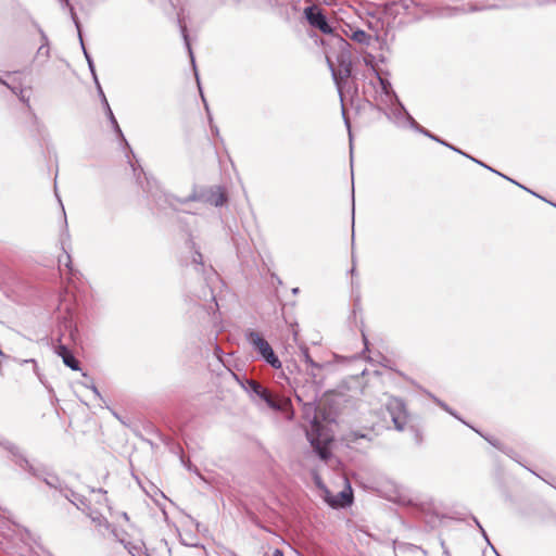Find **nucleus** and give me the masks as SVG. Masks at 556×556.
<instances>
[{
  "label": "nucleus",
  "mask_w": 556,
  "mask_h": 556,
  "mask_svg": "<svg viewBox=\"0 0 556 556\" xmlns=\"http://www.w3.org/2000/svg\"><path fill=\"white\" fill-rule=\"evenodd\" d=\"M377 79L381 88L380 102L388 106L393 105V102H399V97L393 90L389 79L382 77L379 73H377Z\"/></svg>",
  "instance_id": "nucleus-10"
},
{
  "label": "nucleus",
  "mask_w": 556,
  "mask_h": 556,
  "mask_svg": "<svg viewBox=\"0 0 556 556\" xmlns=\"http://www.w3.org/2000/svg\"><path fill=\"white\" fill-rule=\"evenodd\" d=\"M339 41L340 43L343 46V47H349V42L346 40H344L343 38H339Z\"/></svg>",
  "instance_id": "nucleus-49"
},
{
  "label": "nucleus",
  "mask_w": 556,
  "mask_h": 556,
  "mask_svg": "<svg viewBox=\"0 0 556 556\" xmlns=\"http://www.w3.org/2000/svg\"><path fill=\"white\" fill-rule=\"evenodd\" d=\"M353 503L352 490L349 486L346 490H342L338 495L329 501L332 507H346Z\"/></svg>",
  "instance_id": "nucleus-17"
},
{
  "label": "nucleus",
  "mask_w": 556,
  "mask_h": 556,
  "mask_svg": "<svg viewBox=\"0 0 556 556\" xmlns=\"http://www.w3.org/2000/svg\"><path fill=\"white\" fill-rule=\"evenodd\" d=\"M23 363H33L34 366H35V370L37 369V363L34 358H30V359H24Z\"/></svg>",
  "instance_id": "nucleus-48"
},
{
  "label": "nucleus",
  "mask_w": 556,
  "mask_h": 556,
  "mask_svg": "<svg viewBox=\"0 0 556 556\" xmlns=\"http://www.w3.org/2000/svg\"><path fill=\"white\" fill-rule=\"evenodd\" d=\"M267 556V555H265ZM273 556H283V552L279 548H276L274 552H273Z\"/></svg>",
  "instance_id": "nucleus-47"
},
{
  "label": "nucleus",
  "mask_w": 556,
  "mask_h": 556,
  "mask_svg": "<svg viewBox=\"0 0 556 556\" xmlns=\"http://www.w3.org/2000/svg\"><path fill=\"white\" fill-rule=\"evenodd\" d=\"M94 83H96V86H97V89H98V93H99V94H100V97H101L102 103L104 104V99H106V97H105V94H104V92H103V90H102V87H101V85H100V83H99V80H98V79H97V81H94Z\"/></svg>",
  "instance_id": "nucleus-38"
},
{
  "label": "nucleus",
  "mask_w": 556,
  "mask_h": 556,
  "mask_svg": "<svg viewBox=\"0 0 556 556\" xmlns=\"http://www.w3.org/2000/svg\"><path fill=\"white\" fill-rule=\"evenodd\" d=\"M118 542L125 547V544H127L128 542H131V541L127 540L126 535H125L123 538H118Z\"/></svg>",
  "instance_id": "nucleus-46"
},
{
  "label": "nucleus",
  "mask_w": 556,
  "mask_h": 556,
  "mask_svg": "<svg viewBox=\"0 0 556 556\" xmlns=\"http://www.w3.org/2000/svg\"><path fill=\"white\" fill-rule=\"evenodd\" d=\"M396 106L392 110L391 115L388 114V117H393L394 123L400 127H406L407 117L410 114L407 112L403 103L399 100V102H393Z\"/></svg>",
  "instance_id": "nucleus-15"
},
{
  "label": "nucleus",
  "mask_w": 556,
  "mask_h": 556,
  "mask_svg": "<svg viewBox=\"0 0 556 556\" xmlns=\"http://www.w3.org/2000/svg\"><path fill=\"white\" fill-rule=\"evenodd\" d=\"M445 147L451 149V150H453L456 153H459V154L464 155L465 157H470V155H468L467 153L463 152L460 149L450 144L448 142H447V146H445Z\"/></svg>",
  "instance_id": "nucleus-37"
},
{
  "label": "nucleus",
  "mask_w": 556,
  "mask_h": 556,
  "mask_svg": "<svg viewBox=\"0 0 556 556\" xmlns=\"http://www.w3.org/2000/svg\"><path fill=\"white\" fill-rule=\"evenodd\" d=\"M176 201L180 204H187L189 202H201L213 205L215 207H219L228 202V195L222 186H194L192 192L188 197L177 198Z\"/></svg>",
  "instance_id": "nucleus-3"
},
{
  "label": "nucleus",
  "mask_w": 556,
  "mask_h": 556,
  "mask_svg": "<svg viewBox=\"0 0 556 556\" xmlns=\"http://www.w3.org/2000/svg\"><path fill=\"white\" fill-rule=\"evenodd\" d=\"M438 404L441 408H443L445 412H447L448 414H451L452 416H454L456 419L460 420L462 422H464L465 425L468 426V424L466 421H464L457 414L456 412H454L450 406H447L444 402H441V401H438Z\"/></svg>",
  "instance_id": "nucleus-32"
},
{
  "label": "nucleus",
  "mask_w": 556,
  "mask_h": 556,
  "mask_svg": "<svg viewBox=\"0 0 556 556\" xmlns=\"http://www.w3.org/2000/svg\"><path fill=\"white\" fill-rule=\"evenodd\" d=\"M469 159H470L471 161H473L475 163H477V164L481 165V166L483 165L482 161H479V160H477V159H475V157H472V156H470Z\"/></svg>",
  "instance_id": "nucleus-50"
},
{
  "label": "nucleus",
  "mask_w": 556,
  "mask_h": 556,
  "mask_svg": "<svg viewBox=\"0 0 556 556\" xmlns=\"http://www.w3.org/2000/svg\"><path fill=\"white\" fill-rule=\"evenodd\" d=\"M245 338L253 350L264 359L266 364L275 369L281 368L282 364L279 357L276 355L270 344L263 338L261 333L255 330H249L245 333Z\"/></svg>",
  "instance_id": "nucleus-4"
},
{
  "label": "nucleus",
  "mask_w": 556,
  "mask_h": 556,
  "mask_svg": "<svg viewBox=\"0 0 556 556\" xmlns=\"http://www.w3.org/2000/svg\"><path fill=\"white\" fill-rule=\"evenodd\" d=\"M39 33H40L42 42L37 50V58H43L45 60H48L50 56L49 39L42 29H39Z\"/></svg>",
  "instance_id": "nucleus-22"
},
{
  "label": "nucleus",
  "mask_w": 556,
  "mask_h": 556,
  "mask_svg": "<svg viewBox=\"0 0 556 556\" xmlns=\"http://www.w3.org/2000/svg\"><path fill=\"white\" fill-rule=\"evenodd\" d=\"M482 166H483L484 168H486V169H489V170H491V172H493V173H495V174H497V175L502 176L503 178H505V179H507V180L511 181L513 184H515V185L519 186L520 188L525 189L526 191H528V192L532 193L533 195H535V197H538V198H540V199L544 200L542 197H540V195H539V194H536L535 192H533V191H531L530 189H528V188L523 187L522 185L518 184L517 181H515V180H513V179L508 178L507 176H505V175H503V174L498 173L497 170L493 169L492 167L488 166L486 164H484V163H483V165H482Z\"/></svg>",
  "instance_id": "nucleus-28"
},
{
  "label": "nucleus",
  "mask_w": 556,
  "mask_h": 556,
  "mask_svg": "<svg viewBox=\"0 0 556 556\" xmlns=\"http://www.w3.org/2000/svg\"><path fill=\"white\" fill-rule=\"evenodd\" d=\"M386 408L394 425V429L397 431H404L409 420V414L405 402L400 397L389 396L386 403Z\"/></svg>",
  "instance_id": "nucleus-6"
},
{
  "label": "nucleus",
  "mask_w": 556,
  "mask_h": 556,
  "mask_svg": "<svg viewBox=\"0 0 556 556\" xmlns=\"http://www.w3.org/2000/svg\"><path fill=\"white\" fill-rule=\"evenodd\" d=\"M301 353H302V356H303V358H304V361H305V363H306L307 365H309V366H311V367H313V368H320V365H319V364H317V363H315V362L313 361V358L311 357V355H309V352H308V349H307V348H303V349L301 350Z\"/></svg>",
  "instance_id": "nucleus-30"
},
{
  "label": "nucleus",
  "mask_w": 556,
  "mask_h": 556,
  "mask_svg": "<svg viewBox=\"0 0 556 556\" xmlns=\"http://www.w3.org/2000/svg\"><path fill=\"white\" fill-rule=\"evenodd\" d=\"M296 399H298V401H300V402L302 401V399H301V397H300V395H298V394H296Z\"/></svg>",
  "instance_id": "nucleus-53"
},
{
  "label": "nucleus",
  "mask_w": 556,
  "mask_h": 556,
  "mask_svg": "<svg viewBox=\"0 0 556 556\" xmlns=\"http://www.w3.org/2000/svg\"><path fill=\"white\" fill-rule=\"evenodd\" d=\"M104 108H105V111H106V115H108V117H109V119H110V122H111V124H112V126L114 128V131L128 146V143H127V141H126L124 135H123V131H122V129H121V127H119V125H118V123H117V121H116V118H115V116H114V114H113V112H112V110L110 108V104H109L106 99H104Z\"/></svg>",
  "instance_id": "nucleus-21"
},
{
  "label": "nucleus",
  "mask_w": 556,
  "mask_h": 556,
  "mask_svg": "<svg viewBox=\"0 0 556 556\" xmlns=\"http://www.w3.org/2000/svg\"><path fill=\"white\" fill-rule=\"evenodd\" d=\"M428 138H430L431 140L442 144V146H447V142L442 140L441 138H439L438 136L433 135L432 132H430V136H427Z\"/></svg>",
  "instance_id": "nucleus-36"
},
{
  "label": "nucleus",
  "mask_w": 556,
  "mask_h": 556,
  "mask_svg": "<svg viewBox=\"0 0 556 556\" xmlns=\"http://www.w3.org/2000/svg\"><path fill=\"white\" fill-rule=\"evenodd\" d=\"M190 249L192 251V263L200 268L203 267V255L200 252V248L193 240H190Z\"/></svg>",
  "instance_id": "nucleus-24"
},
{
  "label": "nucleus",
  "mask_w": 556,
  "mask_h": 556,
  "mask_svg": "<svg viewBox=\"0 0 556 556\" xmlns=\"http://www.w3.org/2000/svg\"><path fill=\"white\" fill-rule=\"evenodd\" d=\"M407 122H406V127H409L412 128L413 130L419 132V134H422L424 136H430V131L426 128H424L422 126H420L415 119L414 117L410 115L407 117Z\"/></svg>",
  "instance_id": "nucleus-25"
},
{
  "label": "nucleus",
  "mask_w": 556,
  "mask_h": 556,
  "mask_svg": "<svg viewBox=\"0 0 556 556\" xmlns=\"http://www.w3.org/2000/svg\"><path fill=\"white\" fill-rule=\"evenodd\" d=\"M55 352L62 358L65 366L70 367L72 370H80L79 361L74 356V354L66 345L59 344L55 349Z\"/></svg>",
  "instance_id": "nucleus-11"
},
{
  "label": "nucleus",
  "mask_w": 556,
  "mask_h": 556,
  "mask_svg": "<svg viewBox=\"0 0 556 556\" xmlns=\"http://www.w3.org/2000/svg\"><path fill=\"white\" fill-rule=\"evenodd\" d=\"M399 3L401 7L408 12L412 5L420 7V4L416 3L414 0H400ZM421 8H424L421 5Z\"/></svg>",
  "instance_id": "nucleus-33"
},
{
  "label": "nucleus",
  "mask_w": 556,
  "mask_h": 556,
  "mask_svg": "<svg viewBox=\"0 0 556 556\" xmlns=\"http://www.w3.org/2000/svg\"><path fill=\"white\" fill-rule=\"evenodd\" d=\"M59 1H60V4H61V8L63 10H67L68 11L70 16H71L73 23L75 24V27L77 28L78 34L81 33L80 22L78 20V16L76 14L75 8H74L73 3L71 2V0H59Z\"/></svg>",
  "instance_id": "nucleus-20"
},
{
  "label": "nucleus",
  "mask_w": 556,
  "mask_h": 556,
  "mask_svg": "<svg viewBox=\"0 0 556 556\" xmlns=\"http://www.w3.org/2000/svg\"><path fill=\"white\" fill-rule=\"evenodd\" d=\"M179 27H180L181 36L184 38L186 48H187V50L189 52V55H190V60H191V64H192L193 70H194V74H195L198 86H200V79H199V75L197 73L195 60H194L193 52H192V49H191V45H190V41H189V35H188L187 26L185 24L180 23ZM199 89H200V93H201L202 100L204 102L205 110L208 113L207 102H206V100H205V98H204V96H203V93L201 91V87H199Z\"/></svg>",
  "instance_id": "nucleus-14"
},
{
  "label": "nucleus",
  "mask_w": 556,
  "mask_h": 556,
  "mask_svg": "<svg viewBox=\"0 0 556 556\" xmlns=\"http://www.w3.org/2000/svg\"><path fill=\"white\" fill-rule=\"evenodd\" d=\"M1 444L12 454L14 463L20 468L28 471L31 476L42 480L48 486L62 494V489H65L66 485L55 473L51 472L46 466L31 464L12 442L4 441Z\"/></svg>",
  "instance_id": "nucleus-1"
},
{
  "label": "nucleus",
  "mask_w": 556,
  "mask_h": 556,
  "mask_svg": "<svg viewBox=\"0 0 556 556\" xmlns=\"http://www.w3.org/2000/svg\"><path fill=\"white\" fill-rule=\"evenodd\" d=\"M0 84L4 85L5 87H8L13 93H17V87L16 86H13V85H10L8 84L5 80H3L1 77H0Z\"/></svg>",
  "instance_id": "nucleus-39"
},
{
  "label": "nucleus",
  "mask_w": 556,
  "mask_h": 556,
  "mask_svg": "<svg viewBox=\"0 0 556 556\" xmlns=\"http://www.w3.org/2000/svg\"><path fill=\"white\" fill-rule=\"evenodd\" d=\"M311 444L312 446L314 447L315 452L317 453V455L323 459V460H327L330 456H331V453L329 451V448L326 446V445H323L318 439H312L311 440Z\"/></svg>",
  "instance_id": "nucleus-23"
},
{
  "label": "nucleus",
  "mask_w": 556,
  "mask_h": 556,
  "mask_svg": "<svg viewBox=\"0 0 556 556\" xmlns=\"http://www.w3.org/2000/svg\"><path fill=\"white\" fill-rule=\"evenodd\" d=\"M16 87H17V93L16 94L18 96L20 100L25 102V103H28V99H26L24 97L22 88H20L18 86H16Z\"/></svg>",
  "instance_id": "nucleus-42"
},
{
  "label": "nucleus",
  "mask_w": 556,
  "mask_h": 556,
  "mask_svg": "<svg viewBox=\"0 0 556 556\" xmlns=\"http://www.w3.org/2000/svg\"><path fill=\"white\" fill-rule=\"evenodd\" d=\"M342 115L344 117V124L345 126L348 127L349 129V135L351 136V124H350V121L349 118L345 116V109H344V105L342 104Z\"/></svg>",
  "instance_id": "nucleus-41"
},
{
  "label": "nucleus",
  "mask_w": 556,
  "mask_h": 556,
  "mask_svg": "<svg viewBox=\"0 0 556 556\" xmlns=\"http://www.w3.org/2000/svg\"><path fill=\"white\" fill-rule=\"evenodd\" d=\"M329 68L331 71V76L333 78V81L337 86V89L340 94L341 102H343L342 98V88L343 83L351 77L352 75V62H351V55L346 51H341V53L338 55V68H336L332 64V62L327 59Z\"/></svg>",
  "instance_id": "nucleus-5"
},
{
  "label": "nucleus",
  "mask_w": 556,
  "mask_h": 556,
  "mask_svg": "<svg viewBox=\"0 0 556 556\" xmlns=\"http://www.w3.org/2000/svg\"><path fill=\"white\" fill-rule=\"evenodd\" d=\"M208 118H210L212 131H213V134H215L217 136L219 134L218 128L216 126L212 125V117L210 114H208Z\"/></svg>",
  "instance_id": "nucleus-44"
},
{
  "label": "nucleus",
  "mask_w": 556,
  "mask_h": 556,
  "mask_svg": "<svg viewBox=\"0 0 556 556\" xmlns=\"http://www.w3.org/2000/svg\"><path fill=\"white\" fill-rule=\"evenodd\" d=\"M471 429H473L478 434L484 438L492 446L496 447L497 450L502 451V448L505 446L497 439L483 435L479 430L475 429L473 427H471Z\"/></svg>",
  "instance_id": "nucleus-31"
},
{
  "label": "nucleus",
  "mask_w": 556,
  "mask_h": 556,
  "mask_svg": "<svg viewBox=\"0 0 556 556\" xmlns=\"http://www.w3.org/2000/svg\"><path fill=\"white\" fill-rule=\"evenodd\" d=\"M299 291H300V290H299V288H294V289L292 290V292H293L294 294H296Z\"/></svg>",
  "instance_id": "nucleus-52"
},
{
  "label": "nucleus",
  "mask_w": 556,
  "mask_h": 556,
  "mask_svg": "<svg viewBox=\"0 0 556 556\" xmlns=\"http://www.w3.org/2000/svg\"><path fill=\"white\" fill-rule=\"evenodd\" d=\"M502 452L505 453L508 457H510L511 459L516 460L519 463V460L517 459V454L514 452L513 448L510 447H507V446H504L502 448Z\"/></svg>",
  "instance_id": "nucleus-34"
},
{
  "label": "nucleus",
  "mask_w": 556,
  "mask_h": 556,
  "mask_svg": "<svg viewBox=\"0 0 556 556\" xmlns=\"http://www.w3.org/2000/svg\"><path fill=\"white\" fill-rule=\"evenodd\" d=\"M0 356H3V353H2V351H1V350H0Z\"/></svg>",
  "instance_id": "nucleus-54"
},
{
  "label": "nucleus",
  "mask_w": 556,
  "mask_h": 556,
  "mask_svg": "<svg viewBox=\"0 0 556 556\" xmlns=\"http://www.w3.org/2000/svg\"><path fill=\"white\" fill-rule=\"evenodd\" d=\"M258 401L264 402L275 412H288L291 405L289 399L274 395L268 389H266L264 397L258 399Z\"/></svg>",
  "instance_id": "nucleus-9"
},
{
  "label": "nucleus",
  "mask_w": 556,
  "mask_h": 556,
  "mask_svg": "<svg viewBox=\"0 0 556 556\" xmlns=\"http://www.w3.org/2000/svg\"><path fill=\"white\" fill-rule=\"evenodd\" d=\"M407 122H406V127H409L412 128L413 130L419 132V134H422L424 136H430V131L426 128H424L422 126H420L415 119L414 117L410 115L407 117Z\"/></svg>",
  "instance_id": "nucleus-26"
},
{
  "label": "nucleus",
  "mask_w": 556,
  "mask_h": 556,
  "mask_svg": "<svg viewBox=\"0 0 556 556\" xmlns=\"http://www.w3.org/2000/svg\"><path fill=\"white\" fill-rule=\"evenodd\" d=\"M61 495L67 501H70L73 505H75L79 510L85 513L89 509V505L86 497L73 491L67 485L65 489H62Z\"/></svg>",
  "instance_id": "nucleus-13"
},
{
  "label": "nucleus",
  "mask_w": 556,
  "mask_h": 556,
  "mask_svg": "<svg viewBox=\"0 0 556 556\" xmlns=\"http://www.w3.org/2000/svg\"><path fill=\"white\" fill-rule=\"evenodd\" d=\"M551 205H554V206H556V204H554V202H551Z\"/></svg>",
  "instance_id": "nucleus-55"
},
{
  "label": "nucleus",
  "mask_w": 556,
  "mask_h": 556,
  "mask_svg": "<svg viewBox=\"0 0 556 556\" xmlns=\"http://www.w3.org/2000/svg\"><path fill=\"white\" fill-rule=\"evenodd\" d=\"M122 517H123L125 520H128V519H129V518H128L127 513H123V514H122Z\"/></svg>",
  "instance_id": "nucleus-51"
},
{
  "label": "nucleus",
  "mask_w": 556,
  "mask_h": 556,
  "mask_svg": "<svg viewBox=\"0 0 556 556\" xmlns=\"http://www.w3.org/2000/svg\"><path fill=\"white\" fill-rule=\"evenodd\" d=\"M440 544H441V546H442V548H443V553H444V555H445V556H451V555H450L448 549L445 547V543H444V541H443V540H441V541H440Z\"/></svg>",
  "instance_id": "nucleus-45"
},
{
  "label": "nucleus",
  "mask_w": 556,
  "mask_h": 556,
  "mask_svg": "<svg viewBox=\"0 0 556 556\" xmlns=\"http://www.w3.org/2000/svg\"><path fill=\"white\" fill-rule=\"evenodd\" d=\"M241 386L247 391V393H249V395L254 402H257L258 399L264 397L265 391L267 389L256 380L248 378L241 382Z\"/></svg>",
  "instance_id": "nucleus-12"
},
{
  "label": "nucleus",
  "mask_w": 556,
  "mask_h": 556,
  "mask_svg": "<svg viewBox=\"0 0 556 556\" xmlns=\"http://www.w3.org/2000/svg\"><path fill=\"white\" fill-rule=\"evenodd\" d=\"M125 548L131 556H149L146 544L142 540H135L125 544Z\"/></svg>",
  "instance_id": "nucleus-18"
},
{
  "label": "nucleus",
  "mask_w": 556,
  "mask_h": 556,
  "mask_svg": "<svg viewBox=\"0 0 556 556\" xmlns=\"http://www.w3.org/2000/svg\"><path fill=\"white\" fill-rule=\"evenodd\" d=\"M131 167L136 176V179L140 187L142 188V190L148 194L155 197L159 191L156 181L152 177L148 176V174L143 170V168L140 165H138L137 167L135 164H131Z\"/></svg>",
  "instance_id": "nucleus-8"
},
{
  "label": "nucleus",
  "mask_w": 556,
  "mask_h": 556,
  "mask_svg": "<svg viewBox=\"0 0 556 556\" xmlns=\"http://www.w3.org/2000/svg\"><path fill=\"white\" fill-rule=\"evenodd\" d=\"M304 16L312 27L319 29L324 34H332L333 29L318 5L313 4L305 8Z\"/></svg>",
  "instance_id": "nucleus-7"
},
{
  "label": "nucleus",
  "mask_w": 556,
  "mask_h": 556,
  "mask_svg": "<svg viewBox=\"0 0 556 556\" xmlns=\"http://www.w3.org/2000/svg\"><path fill=\"white\" fill-rule=\"evenodd\" d=\"M87 388H89L98 399L103 400L99 389L94 384L87 386Z\"/></svg>",
  "instance_id": "nucleus-40"
},
{
  "label": "nucleus",
  "mask_w": 556,
  "mask_h": 556,
  "mask_svg": "<svg viewBox=\"0 0 556 556\" xmlns=\"http://www.w3.org/2000/svg\"><path fill=\"white\" fill-rule=\"evenodd\" d=\"M91 521L99 528H104L109 530L111 528V523L108 519L97 510H92L90 507L87 511H85Z\"/></svg>",
  "instance_id": "nucleus-19"
},
{
  "label": "nucleus",
  "mask_w": 556,
  "mask_h": 556,
  "mask_svg": "<svg viewBox=\"0 0 556 556\" xmlns=\"http://www.w3.org/2000/svg\"><path fill=\"white\" fill-rule=\"evenodd\" d=\"M529 2L525 0H498V2L488 5L471 4L466 7H437L431 11H425L432 17H450L459 13L478 12L483 10H500V9H514L521 5H528Z\"/></svg>",
  "instance_id": "nucleus-2"
},
{
  "label": "nucleus",
  "mask_w": 556,
  "mask_h": 556,
  "mask_svg": "<svg viewBox=\"0 0 556 556\" xmlns=\"http://www.w3.org/2000/svg\"><path fill=\"white\" fill-rule=\"evenodd\" d=\"M475 522H476V523H477V526L480 528V530H481V532H482V534H483L484 539H485L486 541H489V539H488V536H486V533H485L484 529L481 527V525L479 523V521H478L477 519H475ZM488 543L490 544V542H488Z\"/></svg>",
  "instance_id": "nucleus-43"
},
{
  "label": "nucleus",
  "mask_w": 556,
  "mask_h": 556,
  "mask_svg": "<svg viewBox=\"0 0 556 556\" xmlns=\"http://www.w3.org/2000/svg\"><path fill=\"white\" fill-rule=\"evenodd\" d=\"M62 249L64 251V254L59 256V264L64 265L65 267L71 269L72 260L70 253L65 249L64 240H62Z\"/></svg>",
  "instance_id": "nucleus-29"
},
{
  "label": "nucleus",
  "mask_w": 556,
  "mask_h": 556,
  "mask_svg": "<svg viewBox=\"0 0 556 556\" xmlns=\"http://www.w3.org/2000/svg\"><path fill=\"white\" fill-rule=\"evenodd\" d=\"M79 36V40H80V45H81V48H83V51H84V54L86 56V60L88 62V66H89V70L93 76V80L97 81V74H96V70H94V64H93V61L91 59V56L88 54L86 48H85V45H84V41H83V36H81V33L78 34Z\"/></svg>",
  "instance_id": "nucleus-27"
},
{
  "label": "nucleus",
  "mask_w": 556,
  "mask_h": 556,
  "mask_svg": "<svg viewBox=\"0 0 556 556\" xmlns=\"http://www.w3.org/2000/svg\"><path fill=\"white\" fill-rule=\"evenodd\" d=\"M109 530H111L112 535L116 539V541H117V542H118V538H123V536H125V535H126V533H125V532H123V531H118V530H117L115 527H113L112 525H111V528H110Z\"/></svg>",
  "instance_id": "nucleus-35"
},
{
  "label": "nucleus",
  "mask_w": 556,
  "mask_h": 556,
  "mask_svg": "<svg viewBox=\"0 0 556 556\" xmlns=\"http://www.w3.org/2000/svg\"><path fill=\"white\" fill-rule=\"evenodd\" d=\"M349 30H344L345 35L350 37L353 41L363 45V46H369L371 42V35L366 33L363 29L354 28L351 25H348Z\"/></svg>",
  "instance_id": "nucleus-16"
}]
</instances>
